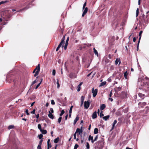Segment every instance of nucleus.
<instances>
[{
	"mask_svg": "<svg viewBox=\"0 0 149 149\" xmlns=\"http://www.w3.org/2000/svg\"><path fill=\"white\" fill-rule=\"evenodd\" d=\"M147 80L144 83L143 86V88L146 91H149V79L148 77L146 78Z\"/></svg>",
	"mask_w": 149,
	"mask_h": 149,
	"instance_id": "nucleus-1",
	"label": "nucleus"
},
{
	"mask_svg": "<svg viewBox=\"0 0 149 149\" xmlns=\"http://www.w3.org/2000/svg\"><path fill=\"white\" fill-rule=\"evenodd\" d=\"M40 65L39 64L33 72V73H34L36 71L35 73L34 74V76L35 77H36L38 74L39 72L40 71Z\"/></svg>",
	"mask_w": 149,
	"mask_h": 149,
	"instance_id": "nucleus-2",
	"label": "nucleus"
},
{
	"mask_svg": "<svg viewBox=\"0 0 149 149\" xmlns=\"http://www.w3.org/2000/svg\"><path fill=\"white\" fill-rule=\"evenodd\" d=\"M97 89L94 90V88H92V92L93 93V97H95L97 93Z\"/></svg>",
	"mask_w": 149,
	"mask_h": 149,
	"instance_id": "nucleus-3",
	"label": "nucleus"
},
{
	"mask_svg": "<svg viewBox=\"0 0 149 149\" xmlns=\"http://www.w3.org/2000/svg\"><path fill=\"white\" fill-rule=\"evenodd\" d=\"M90 103L88 101H85L84 103V107L85 109H88L90 105Z\"/></svg>",
	"mask_w": 149,
	"mask_h": 149,
	"instance_id": "nucleus-4",
	"label": "nucleus"
},
{
	"mask_svg": "<svg viewBox=\"0 0 149 149\" xmlns=\"http://www.w3.org/2000/svg\"><path fill=\"white\" fill-rule=\"evenodd\" d=\"M69 77L72 79L75 78L77 77V75L75 73H71L69 74Z\"/></svg>",
	"mask_w": 149,
	"mask_h": 149,
	"instance_id": "nucleus-5",
	"label": "nucleus"
},
{
	"mask_svg": "<svg viewBox=\"0 0 149 149\" xmlns=\"http://www.w3.org/2000/svg\"><path fill=\"white\" fill-rule=\"evenodd\" d=\"M146 104V103L145 102H143L142 103L141 102H139L138 104V105L139 106L143 108L144 107V106H145Z\"/></svg>",
	"mask_w": 149,
	"mask_h": 149,
	"instance_id": "nucleus-6",
	"label": "nucleus"
},
{
	"mask_svg": "<svg viewBox=\"0 0 149 149\" xmlns=\"http://www.w3.org/2000/svg\"><path fill=\"white\" fill-rule=\"evenodd\" d=\"M84 9V10L83 12L82 15V17H84L85 16V15H86V14L88 11V8H87V7H86Z\"/></svg>",
	"mask_w": 149,
	"mask_h": 149,
	"instance_id": "nucleus-7",
	"label": "nucleus"
},
{
	"mask_svg": "<svg viewBox=\"0 0 149 149\" xmlns=\"http://www.w3.org/2000/svg\"><path fill=\"white\" fill-rule=\"evenodd\" d=\"M82 127H81V129L79 128H77L76 130L75 133L76 134L77 133H79V134H80V133H81L82 132Z\"/></svg>",
	"mask_w": 149,
	"mask_h": 149,
	"instance_id": "nucleus-8",
	"label": "nucleus"
},
{
	"mask_svg": "<svg viewBox=\"0 0 149 149\" xmlns=\"http://www.w3.org/2000/svg\"><path fill=\"white\" fill-rule=\"evenodd\" d=\"M65 35L63 36V38H62L61 40L59 45H58L60 46L61 47L63 44L64 43V40L65 39Z\"/></svg>",
	"mask_w": 149,
	"mask_h": 149,
	"instance_id": "nucleus-9",
	"label": "nucleus"
},
{
	"mask_svg": "<svg viewBox=\"0 0 149 149\" xmlns=\"http://www.w3.org/2000/svg\"><path fill=\"white\" fill-rule=\"evenodd\" d=\"M48 117L52 119L54 118V115L51 113L50 111H49V114L48 115Z\"/></svg>",
	"mask_w": 149,
	"mask_h": 149,
	"instance_id": "nucleus-10",
	"label": "nucleus"
},
{
	"mask_svg": "<svg viewBox=\"0 0 149 149\" xmlns=\"http://www.w3.org/2000/svg\"><path fill=\"white\" fill-rule=\"evenodd\" d=\"M97 112L96 111H95L92 114V117L93 119H95L97 118Z\"/></svg>",
	"mask_w": 149,
	"mask_h": 149,
	"instance_id": "nucleus-11",
	"label": "nucleus"
},
{
	"mask_svg": "<svg viewBox=\"0 0 149 149\" xmlns=\"http://www.w3.org/2000/svg\"><path fill=\"white\" fill-rule=\"evenodd\" d=\"M7 82L9 83H11L13 82L14 81V80L13 79H11V78H8L7 79Z\"/></svg>",
	"mask_w": 149,
	"mask_h": 149,
	"instance_id": "nucleus-12",
	"label": "nucleus"
},
{
	"mask_svg": "<svg viewBox=\"0 0 149 149\" xmlns=\"http://www.w3.org/2000/svg\"><path fill=\"white\" fill-rule=\"evenodd\" d=\"M117 123V120H115L113 122V124L112 125V127L111 128V130H113L114 128L115 125Z\"/></svg>",
	"mask_w": 149,
	"mask_h": 149,
	"instance_id": "nucleus-13",
	"label": "nucleus"
},
{
	"mask_svg": "<svg viewBox=\"0 0 149 149\" xmlns=\"http://www.w3.org/2000/svg\"><path fill=\"white\" fill-rule=\"evenodd\" d=\"M79 117L78 116V115L77 116L75 119L74 120V125H75V124L79 120Z\"/></svg>",
	"mask_w": 149,
	"mask_h": 149,
	"instance_id": "nucleus-14",
	"label": "nucleus"
},
{
	"mask_svg": "<svg viewBox=\"0 0 149 149\" xmlns=\"http://www.w3.org/2000/svg\"><path fill=\"white\" fill-rule=\"evenodd\" d=\"M106 107V105L104 104H102L100 106V109L101 110H104Z\"/></svg>",
	"mask_w": 149,
	"mask_h": 149,
	"instance_id": "nucleus-15",
	"label": "nucleus"
},
{
	"mask_svg": "<svg viewBox=\"0 0 149 149\" xmlns=\"http://www.w3.org/2000/svg\"><path fill=\"white\" fill-rule=\"evenodd\" d=\"M119 62V65L120 63V61L119 58H117L115 61V63L116 65H117L118 63Z\"/></svg>",
	"mask_w": 149,
	"mask_h": 149,
	"instance_id": "nucleus-16",
	"label": "nucleus"
},
{
	"mask_svg": "<svg viewBox=\"0 0 149 149\" xmlns=\"http://www.w3.org/2000/svg\"><path fill=\"white\" fill-rule=\"evenodd\" d=\"M88 140H89V141H90V140H91V142L92 143H93L94 142V141L93 139V137L91 136V135H90L89 136Z\"/></svg>",
	"mask_w": 149,
	"mask_h": 149,
	"instance_id": "nucleus-17",
	"label": "nucleus"
},
{
	"mask_svg": "<svg viewBox=\"0 0 149 149\" xmlns=\"http://www.w3.org/2000/svg\"><path fill=\"white\" fill-rule=\"evenodd\" d=\"M110 116L109 115H107L106 116L103 117H102V118L104 120H107L109 118Z\"/></svg>",
	"mask_w": 149,
	"mask_h": 149,
	"instance_id": "nucleus-18",
	"label": "nucleus"
},
{
	"mask_svg": "<svg viewBox=\"0 0 149 149\" xmlns=\"http://www.w3.org/2000/svg\"><path fill=\"white\" fill-rule=\"evenodd\" d=\"M128 74V72H127V71H126L124 73V77L125 79H127V77Z\"/></svg>",
	"mask_w": 149,
	"mask_h": 149,
	"instance_id": "nucleus-19",
	"label": "nucleus"
},
{
	"mask_svg": "<svg viewBox=\"0 0 149 149\" xmlns=\"http://www.w3.org/2000/svg\"><path fill=\"white\" fill-rule=\"evenodd\" d=\"M138 95L140 97L142 98V99H144V96L145 95L144 94H142L141 93H139L138 94Z\"/></svg>",
	"mask_w": 149,
	"mask_h": 149,
	"instance_id": "nucleus-20",
	"label": "nucleus"
},
{
	"mask_svg": "<svg viewBox=\"0 0 149 149\" xmlns=\"http://www.w3.org/2000/svg\"><path fill=\"white\" fill-rule=\"evenodd\" d=\"M142 33H143V31H141L139 32V40L138 41H139V42L140 41V40H141V35Z\"/></svg>",
	"mask_w": 149,
	"mask_h": 149,
	"instance_id": "nucleus-21",
	"label": "nucleus"
},
{
	"mask_svg": "<svg viewBox=\"0 0 149 149\" xmlns=\"http://www.w3.org/2000/svg\"><path fill=\"white\" fill-rule=\"evenodd\" d=\"M121 88L120 87H116L115 88V91H116L118 92L120 91Z\"/></svg>",
	"mask_w": 149,
	"mask_h": 149,
	"instance_id": "nucleus-22",
	"label": "nucleus"
},
{
	"mask_svg": "<svg viewBox=\"0 0 149 149\" xmlns=\"http://www.w3.org/2000/svg\"><path fill=\"white\" fill-rule=\"evenodd\" d=\"M50 140L49 139H48V140L47 143V147L49 146V148H51L52 147V146L51 145V143H50Z\"/></svg>",
	"mask_w": 149,
	"mask_h": 149,
	"instance_id": "nucleus-23",
	"label": "nucleus"
},
{
	"mask_svg": "<svg viewBox=\"0 0 149 149\" xmlns=\"http://www.w3.org/2000/svg\"><path fill=\"white\" fill-rule=\"evenodd\" d=\"M98 130L97 128H95L94 130V134H97L98 133Z\"/></svg>",
	"mask_w": 149,
	"mask_h": 149,
	"instance_id": "nucleus-24",
	"label": "nucleus"
},
{
	"mask_svg": "<svg viewBox=\"0 0 149 149\" xmlns=\"http://www.w3.org/2000/svg\"><path fill=\"white\" fill-rule=\"evenodd\" d=\"M106 81H104L103 82H102L100 84V86H104L106 85Z\"/></svg>",
	"mask_w": 149,
	"mask_h": 149,
	"instance_id": "nucleus-25",
	"label": "nucleus"
},
{
	"mask_svg": "<svg viewBox=\"0 0 149 149\" xmlns=\"http://www.w3.org/2000/svg\"><path fill=\"white\" fill-rule=\"evenodd\" d=\"M93 52H94V53H95V55H97V56H98V53L97 51L96 50V49H95V48H93Z\"/></svg>",
	"mask_w": 149,
	"mask_h": 149,
	"instance_id": "nucleus-26",
	"label": "nucleus"
},
{
	"mask_svg": "<svg viewBox=\"0 0 149 149\" xmlns=\"http://www.w3.org/2000/svg\"><path fill=\"white\" fill-rule=\"evenodd\" d=\"M59 137H57V138H56V139H55L54 140V143H57L58 142V141H59Z\"/></svg>",
	"mask_w": 149,
	"mask_h": 149,
	"instance_id": "nucleus-27",
	"label": "nucleus"
},
{
	"mask_svg": "<svg viewBox=\"0 0 149 149\" xmlns=\"http://www.w3.org/2000/svg\"><path fill=\"white\" fill-rule=\"evenodd\" d=\"M43 134H46L47 133V131L46 130H42L41 131H40Z\"/></svg>",
	"mask_w": 149,
	"mask_h": 149,
	"instance_id": "nucleus-28",
	"label": "nucleus"
},
{
	"mask_svg": "<svg viewBox=\"0 0 149 149\" xmlns=\"http://www.w3.org/2000/svg\"><path fill=\"white\" fill-rule=\"evenodd\" d=\"M28 8H27L26 7H25L24 8H22V9H20V10H19L17 11V12H20L21 11H22V10H26L28 9Z\"/></svg>",
	"mask_w": 149,
	"mask_h": 149,
	"instance_id": "nucleus-29",
	"label": "nucleus"
},
{
	"mask_svg": "<svg viewBox=\"0 0 149 149\" xmlns=\"http://www.w3.org/2000/svg\"><path fill=\"white\" fill-rule=\"evenodd\" d=\"M139 13V9L138 8H137L136 12V17H137L138 16V15Z\"/></svg>",
	"mask_w": 149,
	"mask_h": 149,
	"instance_id": "nucleus-30",
	"label": "nucleus"
},
{
	"mask_svg": "<svg viewBox=\"0 0 149 149\" xmlns=\"http://www.w3.org/2000/svg\"><path fill=\"white\" fill-rule=\"evenodd\" d=\"M8 2H9L8 1H7V0L5 1H1L0 2V5H1V4H4V3H5Z\"/></svg>",
	"mask_w": 149,
	"mask_h": 149,
	"instance_id": "nucleus-31",
	"label": "nucleus"
},
{
	"mask_svg": "<svg viewBox=\"0 0 149 149\" xmlns=\"http://www.w3.org/2000/svg\"><path fill=\"white\" fill-rule=\"evenodd\" d=\"M42 79L41 80V81H40V82L37 85V86H36V88H35V89H37L38 88V87L40 86V84H41V82L42 81Z\"/></svg>",
	"mask_w": 149,
	"mask_h": 149,
	"instance_id": "nucleus-32",
	"label": "nucleus"
},
{
	"mask_svg": "<svg viewBox=\"0 0 149 149\" xmlns=\"http://www.w3.org/2000/svg\"><path fill=\"white\" fill-rule=\"evenodd\" d=\"M14 126L13 125H10L8 126V129L9 130H10L11 129H13L14 128Z\"/></svg>",
	"mask_w": 149,
	"mask_h": 149,
	"instance_id": "nucleus-33",
	"label": "nucleus"
},
{
	"mask_svg": "<svg viewBox=\"0 0 149 149\" xmlns=\"http://www.w3.org/2000/svg\"><path fill=\"white\" fill-rule=\"evenodd\" d=\"M65 113V111L63 110H62L61 111V113L60 114V116H62Z\"/></svg>",
	"mask_w": 149,
	"mask_h": 149,
	"instance_id": "nucleus-34",
	"label": "nucleus"
},
{
	"mask_svg": "<svg viewBox=\"0 0 149 149\" xmlns=\"http://www.w3.org/2000/svg\"><path fill=\"white\" fill-rule=\"evenodd\" d=\"M73 107V106H71L70 107L69 110V113H72V110Z\"/></svg>",
	"mask_w": 149,
	"mask_h": 149,
	"instance_id": "nucleus-35",
	"label": "nucleus"
},
{
	"mask_svg": "<svg viewBox=\"0 0 149 149\" xmlns=\"http://www.w3.org/2000/svg\"><path fill=\"white\" fill-rule=\"evenodd\" d=\"M84 97L82 96L81 97V102H84Z\"/></svg>",
	"mask_w": 149,
	"mask_h": 149,
	"instance_id": "nucleus-36",
	"label": "nucleus"
},
{
	"mask_svg": "<svg viewBox=\"0 0 149 149\" xmlns=\"http://www.w3.org/2000/svg\"><path fill=\"white\" fill-rule=\"evenodd\" d=\"M57 88H58L60 86V85L59 84V80L58 79H57Z\"/></svg>",
	"mask_w": 149,
	"mask_h": 149,
	"instance_id": "nucleus-37",
	"label": "nucleus"
},
{
	"mask_svg": "<svg viewBox=\"0 0 149 149\" xmlns=\"http://www.w3.org/2000/svg\"><path fill=\"white\" fill-rule=\"evenodd\" d=\"M38 128L40 130V131H41L42 130V129L41 128V125L40 124H39L38 125Z\"/></svg>",
	"mask_w": 149,
	"mask_h": 149,
	"instance_id": "nucleus-38",
	"label": "nucleus"
},
{
	"mask_svg": "<svg viewBox=\"0 0 149 149\" xmlns=\"http://www.w3.org/2000/svg\"><path fill=\"white\" fill-rule=\"evenodd\" d=\"M86 148L88 149H89L90 148V146L88 142L86 143Z\"/></svg>",
	"mask_w": 149,
	"mask_h": 149,
	"instance_id": "nucleus-39",
	"label": "nucleus"
},
{
	"mask_svg": "<svg viewBox=\"0 0 149 149\" xmlns=\"http://www.w3.org/2000/svg\"><path fill=\"white\" fill-rule=\"evenodd\" d=\"M62 119V117H60L59 118L58 120V122L59 123H60L61 122V120Z\"/></svg>",
	"mask_w": 149,
	"mask_h": 149,
	"instance_id": "nucleus-40",
	"label": "nucleus"
},
{
	"mask_svg": "<svg viewBox=\"0 0 149 149\" xmlns=\"http://www.w3.org/2000/svg\"><path fill=\"white\" fill-rule=\"evenodd\" d=\"M122 75H123V74H122L121 73H119L118 74V76H119V77H118L117 78H118L119 79H121V77L122 76Z\"/></svg>",
	"mask_w": 149,
	"mask_h": 149,
	"instance_id": "nucleus-41",
	"label": "nucleus"
},
{
	"mask_svg": "<svg viewBox=\"0 0 149 149\" xmlns=\"http://www.w3.org/2000/svg\"><path fill=\"white\" fill-rule=\"evenodd\" d=\"M38 136L39 138L40 139H42V137H43V135L42 134H40Z\"/></svg>",
	"mask_w": 149,
	"mask_h": 149,
	"instance_id": "nucleus-42",
	"label": "nucleus"
},
{
	"mask_svg": "<svg viewBox=\"0 0 149 149\" xmlns=\"http://www.w3.org/2000/svg\"><path fill=\"white\" fill-rule=\"evenodd\" d=\"M69 37H67V40H66L65 44H68V41H69Z\"/></svg>",
	"mask_w": 149,
	"mask_h": 149,
	"instance_id": "nucleus-43",
	"label": "nucleus"
},
{
	"mask_svg": "<svg viewBox=\"0 0 149 149\" xmlns=\"http://www.w3.org/2000/svg\"><path fill=\"white\" fill-rule=\"evenodd\" d=\"M79 145L77 144H76L74 146V149H77Z\"/></svg>",
	"mask_w": 149,
	"mask_h": 149,
	"instance_id": "nucleus-44",
	"label": "nucleus"
},
{
	"mask_svg": "<svg viewBox=\"0 0 149 149\" xmlns=\"http://www.w3.org/2000/svg\"><path fill=\"white\" fill-rule=\"evenodd\" d=\"M56 74V70H53L52 71V75L53 76H54Z\"/></svg>",
	"mask_w": 149,
	"mask_h": 149,
	"instance_id": "nucleus-45",
	"label": "nucleus"
},
{
	"mask_svg": "<svg viewBox=\"0 0 149 149\" xmlns=\"http://www.w3.org/2000/svg\"><path fill=\"white\" fill-rule=\"evenodd\" d=\"M86 2L84 4L83 7V9L84 10V8H85V6H86Z\"/></svg>",
	"mask_w": 149,
	"mask_h": 149,
	"instance_id": "nucleus-46",
	"label": "nucleus"
},
{
	"mask_svg": "<svg viewBox=\"0 0 149 149\" xmlns=\"http://www.w3.org/2000/svg\"><path fill=\"white\" fill-rule=\"evenodd\" d=\"M42 141H43V140H42V139L39 142V144L38 145L41 146L42 144Z\"/></svg>",
	"mask_w": 149,
	"mask_h": 149,
	"instance_id": "nucleus-47",
	"label": "nucleus"
},
{
	"mask_svg": "<svg viewBox=\"0 0 149 149\" xmlns=\"http://www.w3.org/2000/svg\"><path fill=\"white\" fill-rule=\"evenodd\" d=\"M50 112L51 113H53L54 112V110H53V109L52 108H50Z\"/></svg>",
	"mask_w": 149,
	"mask_h": 149,
	"instance_id": "nucleus-48",
	"label": "nucleus"
},
{
	"mask_svg": "<svg viewBox=\"0 0 149 149\" xmlns=\"http://www.w3.org/2000/svg\"><path fill=\"white\" fill-rule=\"evenodd\" d=\"M81 88V86H77V91L78 92L80 90Z\"/></svg>",
	"mask_w": 149,
	"mask_h": 149,
	"instance_id": "nucleus-49",
	"label": "nucleus"
},
{
	"mask_svg": "<svg viewBox=\"0 0 149 149\" xmlns=\"http://www.w3.org/2000/svg\"><path fill=\"white\" fill-rule=\"evenodd\" d=\"M35 111H36V110L35 109H33V111L31 112V113H32L33 114H35Z\"/></svg>",
	"mask_w": 149,
	"mask_h": 149,
	"instance_id": "nucleus-50",
	"label": "nucleus"
},
{
	"mask_svg": "<svg viewBox=\"0 0 149 149\" xmlns=\"http://www.w3.org/2000/svg\"><path fill=\"white\" fill-rule=\"evenodd\" d=\"M112 90H111V91H110V94H109V97H111V96H112Z\"/></svg>",
	"mask_w": 149,
	"mask_h": 149,
	"instance_id": "nucleus-51",
	"label": "nucleus"
},
{
	"mask_svg": "<svg viewBox=\"0 0 149 149\" xmlns=\"http://www.w3.org/2000/svg\"><path fill=\"white\" fill-rule=\"evenodd\" d=\"M68 45V44H65V45L64 46V49L65 50L66 49Z\"/></svg>",
	"mask_w": 149,
	"mask_h": 149,
	"instance_id": "nucleus-52",
	"label": "nucleus"
},
{
	"mask_svg": "<svg viewBox=\"0 0 149 149\" xmlns=\"http://www.w3.org/2000/svg\"><path fill=\"white\" fill-rule=\"evenodd\" d=\"M102 113V111L100 114V116L101 118L102 116H104V114Z\"/></svg>",
	"mask_w": 149,
	"mask_h": 149,
	"instance_id": "nucleus-53",
	"label": "nucleus"
},
{
	"mask_svg": "<svg viewBox=\"0 0 149 149\" xmlns=\"http://www.w3.org/2000/svg\"><path fill=\"white\" fill-rule=\"evenodd\" d=\"M37 82V81H36V80H35V81H33L32 83V84H31V85H32L33 84H35Z\"/></svg>",
	"mask_w": 149,
	"mask_h": 149,
	"instance_id": "nucleus-54",
	"label": "nucleus"
},
{
	"mask_svg": "<svg viewBox=\"0 0 149 149\" xmlns=\"http://www.w3.org/2000/svg\"><path fill=\"white\" fill-rule=\"evenodd\" d=\"M51 104L52 105H54L55 104V102L53 100H51Z\"/></svg>",
	"mask_w": 149,
	"mask_h": 149,
	"instance_id": "nucleus-55",
	"label": "nucleus"
},
{
	"mask_svg": "<svg viewBox=\"0 0 149 149\" xmlns=\"http://www.w3.org/2000/svg\"><path fill=\"white\" fill-rule=\"evenodd\" d=\"M25 112L27 115H29L30 114L28 112V110L27 109L26 110Z\"/></svg>",
	"mask_w": 149,
	"mask_h": 149,
	"instance_id": "nucleus-56",
	"label": "nucleus"
},
{
	"mask_svg": "<svg viewBox=\"0 0 149 149\" xmlns=\"http://www.w3.org/2000/svg\"><path fill=\"white\" fill-rule=\"evenodd\" d=\"M139 42H140L138 41V43H137V51H138V49H139Z\"/></svg>",
	"mask_w": 149,
	"mask_h": 149,
	"instance_id": "nucleus-57",
	"label": "nucleus"
},
{
	"mask_svg": "<svg viewBox=\"0 0 149 149\" xmlns=\"http://www.w3.org/2000/svg\"><path fill=\"white\" fill-rule=\"evenodd\" d=\"M37 149H42L41 146L38 145V146L37 147Z\"/></svg>",
	"mask_w": 149,
	"mask_h": 149,
	"instance_id": "nucleus-58",
	"label": "nucleus"
},
{
	"mask_svg": "<svg viewBox=\"0 0 149 149\" xmlns=\"http://www.w3.org/2000/svg\"><path fill=\"white\" fill-rule=\"evenodd\" d=\"M61 47L60 46H59L58 45V47H57L56 49V51H57L59 49V48H60V47Z\"/></svg>",
	"mask_w": 149,
	"mask_h": 149,
	"instance_id": "nucleus-59",
	"label": "nucleus"
},
{
	"mask_svg": "<svg viewBox=\"0 0 149 149\" xmlns=\"http://www.w3.org/2000/svg\"><path fill=\"white\" fill-rule=\"evenodd\" d=\"M98 138V135H97L96 137H95L94 140V141H96Z\"/></svg>",
	"mask_w": 149,
	"mask_h": 149,
	"instance_id": "nucleus-60",
	"label": "nucleus"
},
{
	"mask_svg": "<svg viewBox=\"0 0 149 149\" xmlns=\"http://www.w3.org/2000/svg\"><path fill=\"white\" fill-rule=\"evenodd\" d=\"M109 100H110L111 102H112L113 101V99L112 98H111V97H109Z\"/></svg>",
	"mask_w": 149,
	"mask_h": 149,
	"instance_id": "nucleus-61",
	"label": "nucleus"
},
{
	"mask_svg": "<svg viewBox=\"0 0 149 149\" xmlns=\"http://www.w3.org/2000/svg\"><path fill=\"white\" fill-rule=\"evenodd\" d=\"M39 114H37L36 116V118L38 119V118L39 117Z\"/></svg>",
	"mask_w": 149,
	"mask_h": 149,
	"instance_id": "nucleus-62",
	"label": "nucleus"
},
{
	"mask_svg": "<svg viewBox=\"0 0 149 149\" xmlns=\"http://www.w3.org/2000/svg\"><path fill=\"white\" fill-rule=\"evenodd\" d=\"M133 41L134 42H135L136 41V38L135 37H134L133 38Z\"/></svg>",
	"mask_w": 149,
	"mask_h": 149,
	"instance_id": "nucleus-63",
	"label": "nucleus"
},
{
	"mask_svg": "<svg viewBox=\"0 0 149 149\" xmlns=\"http://www.w3.org/2000/svg\"><path fill=\"white\" fill-rule=\"evenodd\" d=\"M108 57L110 59H111L112 57V56L110 54H109L108 55Z\"/></svg>",
	"mask_w": 149,
	"mask_h": 149,
	"instance_id": "nucleus-64",
	"label": "nucleus"
}]
</instances>
